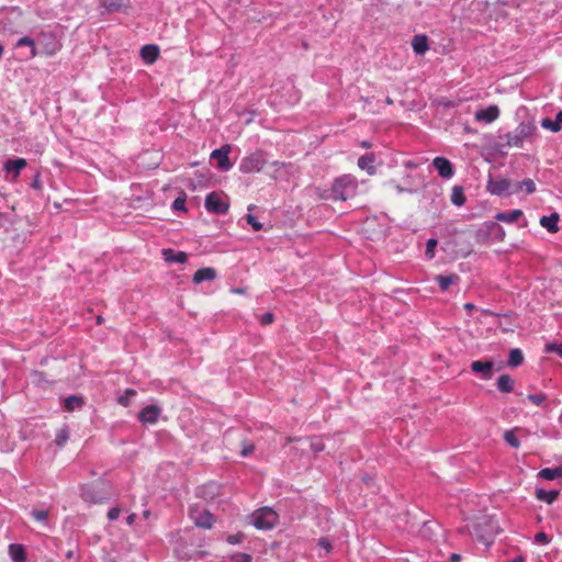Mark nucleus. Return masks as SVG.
I'll return each mask as SVG.
<instances>
[{
	"label": "nucleus",
	"mask_w": 562,
	"mask_h": 562,
	"mask_svg": "<svg viewBox=\"0 0 562 562\" xmlns=\"http://www.w3.org/2000/svg\"><path fill=\"white\" fill-rule=\"evenodd\" d=\"M311 449L314 452H321L325 449V446L321 439H312L311 441Z\"/></svg>",
	"instance_id": "obj_43"
},
{
	"label": "nucleus",
	"mask_w": 562,
	"mask_h": 562,
	"mask_svg": "<svg viewBox=\"0 0 562 562\" xmlns=\"http://www.w3.org/2000/svg\"><path fill=\"white\" fill-rule=\"evenodd\" d=\"M474 307H475V306H474V304H472V303H465V304H464V308H465L467 311H472V310H474Z\"/></svg>",
	"instance_id": "obj_57"
},
{
	"label": "nucleus",
	"mask_w": 562,
	"mask_h": 562,
	"mask_svg": "<svg viewBox=\"0 0 562 562\" xmlns=\"http://www.w3.org/2000/svg\"><path fill=\"white\" fill-rule=\"evenodd\" d=\"M172 207L176 211H184L186 210V195L182 194L181 196H178L173 203Z\"/></svg>",
	"instance_id": "obj_39"
},
{
	"label": "nucleus",
	"mask_w": 562,
	"mask_h": 562,
	"mask_svg": "<svg viewBox=\"0 0 562 562\" xmlns=\"http://www.w3.org/2000/svg\"><path fill=\"white\" fill-rule=\"evenodd\" d=\"M101 4L109 11H122L127 9L128 0H101Z\"/></svg>",
	"instance_id": "obj_23"
},
{
	"label": "nucleus",
	"mask_w": 562,
	"mask_h": 562,
	"mask_svg": "<svg viewBox=\"0 0 562 562\" xmlns=\"http://www.w3.org/2000/svg\"><path fill=\"white\" fill-rule=\"evenodd\" d=\"M318 543H319V546H321L322 548H324L327 552H329V551H330V549H331V544L328 542V540H326V539L322 538V539H319V542H318Z\"/></svg>",
	"instance_id": "obj_50"
},
{
	"label": "nucleus",
	"mask_w": 562,
	"mask_h": 562,
	"mask_svg": "<svg viewBox=\"0 0 562 562\" xmlns=\"http://www.w3.org/2000/svg\"><path fill=\"white\" fill-rule=\"evenodd\" d=\"M522 216L521 210H513L510 212H499L495 215V220L505 222V223H513L520 218Z\"/></svg>",
	"instance_id": "obj_26"
},
{
	"label": "nucleus",
	"mask_w": 562,
	"mask_h": 562,
	"mask_svg": "<svg viewBox=\"0 0 562 562\" xmlns=\"http://www.w3.org/2000/svg\"><path fill=\"white\" fill-rule=\"evenodd\" d=\"M537 127L531 122H521L514 131L505 135L506 145L509 147H521L525 140L531 139Z\"/></svg>",
	"instance_id": "obj_2"
},
{
	"label": "nucleus",
	"mask_w": 562,
	"mask_h": 562,
	"mask_svg": "<svg viewBox=\"0 0 562 562\" xmlns=\"http://www.w3.org/2000/svg\"><path fill=\"white\" fill-rule=\"evenodd\" d=\"M232 292L236 294H245V290L241 288L232 289Z\"/></svg>",
	"instance_id": "obj_55"
},
{
	"label": "nucleus",
	"mask_w": 562,
	"mask_h": 562,
	"mask_svg": "<svg viewBox=\"0 0 562 562\" xmlns=\"http://www.w3.org/2000/svg\"><path fill=\"white\" fill-rule=\"evenodd\" d=\"M432 164L442 178L449 179L453 176L452 165L447 158L436 157Z\"/></svg>",
	"instance_id": "obj_12"
},
{
	"label": "nucleus",
	"mask_w": 562,
	"mask_h": 562,
	"mask_svg": "<svg viewBox=\"0 0 562 562\" xmlns=\"http://www.w3.org/2000/svg\"><path fill=\"white\" fill-rule=\"evenodd\" d=\"M512 182L508 179H490L487 182V190L495 195H503L504 193H513L510 190Z\"/></svg>",
	"instance_id": "obj_9"
},
{
	"label": "nucleus",
	"mask_w": 562,
	"mask_h": 562,
	"mask_svg": "<svg viewBox=\"0 0 562 562\" xmlns=\"http://www.w3.org/2000/svg\"><path fill=\"white\" fill-rule=\"evenodd\" d=\"M83 405V400L77 395H70L65 398L64 406L68 412H72L77 408H80Z\"/></svg>",
	"instance_id": "obj_30"
},
{
	"label": "nucleus",
	"mask_w": 562,
	"mask_h": 562,
	"mask_svg": "<svg viewBox=\"0 0 562 562\" xmlns=\"http://www.w3.org/2000/svg\"><path fill=\"white\" fill-rule=\"evenodd\" d=\"M30 48H31L30 55H31L32 58L38 55V52H37L35 45L33 47H30Z\"/></svg>",
	"instance_id": "obj_54"
},
{
	"label": "nucleus",
	"mask_w": 562,
	"mask_h": 562,
	"mask_svg": "<svg viewBox=\"0 0 562 562\" xmlns=\"http://www.w3.org/2000/svg\"><path fill=\"white\" fill-rule=\"evenodd\" d=\"M229 203L227 198L222 196L217 192H212L205 198V209L210 213L225 214L228 211Z\"/></svg>",
	"instance_id": "obj_5"
},
{
	"label": "nucleus",
	"mask_w": 562,
	"mask_h": 562,
	"mask_svg": "<svg viewBox=\"0 0 562 562\" xmlns=\"http://www.w3.org/2000/svg\"><path fill=\"white\" fill-rule=\"evenodd\" d=\"M43 37L47 40L43 48L45 56H53L61 49V43L58 42L53 34H44Z\"/></svg>",
	"instance_id": "obj_13"
},
{
	"label": "nucleus",
	"mask_w": 562,
	"mask_h": 562,
	"mask_svg": "<svg viewBox=\"0 0 562 562\" xmlns=\"http://www.w3.org/2000/svg\"><path fill=\"white\" fill-rule=\"evenodd\" d=\"M35 44V41L29 36H23L21 37L18 42H16V46L20 47V46H29V47H33Z\"/></svg>",
	"instance_id": "obj_42"
},
{
	"label": "nucleus",
	"mask_w": 562,
	"mask_h": 562,
	"mask_svg": "<svg viewBox=\"0 0 562 562\" xmlns=\"http://www.w3.org/2000/svg\"><path fill=\"white\" fill-rule=\"evenodd\" d=\"M535 540L537 543H540V544H548L550 542V539L548 537V535L546 532H538L536 536H535Z\"/></svg>",
	"instance_id": "obj_44"
},
{
	"label": "nucleus",
	"mask_w": 562,
	"mask_h": 562,
	"mask_svg": "<svg viewBox=\"0 0 562 562\" xmlns=\"http://www.w3.org/2000/svg\"><path fill=\"white\" fill-rule=\"evenodd\" d=\"M120 513H121V509H120V508H117V507H113V508H111V509L108 512V518H109L110 520H115V519H117V518H119Z\"/></svg>",
	"instance_id": "obj_47"
},
{
	"label": "nucleus",
	"mask_w": 562,
	"mask_h": 562,
	"mask_svg": "<svg viewBox=\"0 0 562 562\" xmlns=\"http://www.w3.org/2000/svg\"><path fill=\"white\" fill-rule=\"evenodd\" d=\"M412 47L414 52L418 55L425 54L429 46H428V38L426 35H415L412 42Z\"/></svg>",
	"instance_id": "obj_21"
},
{
	"label": "nucleus",
	"mask_w": 562,
	"mask_h": 562,
	"mask_svg": "<svg viewBox=\"0 0 562 562\" xmlns=\"http://www.w3.org/2000/svg\"><path fill=\"white\" fill-rule=\"evenodd\" d=\"M136 395V391L133 389L125 390L124 394L120 395L117 397V402L124 406L127 407L131 403V398Z\"/></svg>",
	"instance_id": "obj_34"
},
{
	"label": "nucleus",
	"mask_w": 562,
	"mask_h": 562,
	"mask_svg": "<svg viewBox=\"0 0 562 562\" xmlns=\"http://www.w3.org/2000/svg\"><path fill=\"white\" fill-rule=\"evenodd\" d=\"M493 361L476 360L471 363V370L474 373L481 374L484 380H490L493 376Z\"/></svg>",
	"instance_id": "obj_10"
},
{
	"label": "nucleus",
	"mask_w": 562,
	"mask_h": 562,
	"mask_svg": "<svg viewBox=\"0 0 562 562\" xmlns=\"http://www.w3.org/2000/svg\"><path fill=\"white\" fill-rule=\"evenodd\" d=\"M72 557V552L71 551H68L67 552V558H71Z\"/></svg>",
	"instance_id": "obj_63"
},
{
	"label": "nucleus",
	"mask_w": 562,
	"mask_h": 562,
	"mask_svg": "<svg viewBox=\"0 0 562 562\" xmlns=\"http://www.w3.org/2000/svg\"><path fill=\"white\" fill-rule=\"evenodd\" d=\"M358 182L351 175L337 178L331 186V198L336 201H346L357 195Z\"/></svg>",
	"instance_id": "obj_1"
},
{
	"label": "nucleus",
	"mask_w": 562,
	"mask_h": 562,
	"mask_svg": "<svg viewBox=\"0 0 562 562\" xmlns=\"http://www.w3.org/2000/svg\"><path fill=\"white\" fill-rule=\"evenodd\" d=\"M504 439L513 448H518L520 446V441L513 430H507L504 435Z\"/></svg>",
	"instance_id": "obj_35"
},
{
	"label": "nucleus",
	"mask_w": 562,
	"mask_h": 562,
	"mask_svg": "<svg viewBox=\"0 0 562 562\" xmlns=\"http://www.w3.org/2000/svg\"><path fill=\"white\" fill-rule=\"evenodd\" d=\"M374 161L375 157L373 154L363 155L358 159V167L366 170L370 176H373L376 172Z\"/></svg>",
	"instance_id": "obj_16"
},
{
	"label": "nucleus",
	"mask_w": 562,
	"mask_h": 562,
	"mask_svg": "<svg viewBox=\"0 0 562 562\" xmlns=\"http://www.w3.org/2000/svg\"><path fill=\"white\" fill-rule=\"evenodd\" d=\"M266 158L262 151H256L246 156L239 166V170L243 173H255L260 172L266 166Z\"/></svg>",
	"instance_id": "obj_4"
},
{
	"label": "nucleus",
	"mask_w": 562,
	"mask_h": 562,
	"mask_svg": "<svg viewBox=\"0 0 562 562\" xmlns=\"http://www.w3.org/2000/svg\"><path fill=\"white\" fill-rule=\"evenodd\" d=\"M465 200L463 188L461 186H454L451 191V203L456 206H462Z\"/></svg>",
	"instance_id": "obj_27"
},
{
	"label": "nucleus",
	"mask_w": 562,
	"mask_h": 562,
	"mask_svg": "<svg viewBox=\"0 0 562 562\" xmlns=\"http://www.w3.org/2000/svg\"><path fill=\"white\" fill-rule=\"evenodd\" d=\"M559 494L560 493L557 490H551V491H546L543 488L536 490L537 499L544 502L547 504H552L558 498Z\"/></svg>",
	"instance_id": "obj_24"
},
{
	"label": "nucleus",
	"mask_w": 562,
	"mask_h": 562,
	"mask_svg": "<svg viewBox=\"0 0 562 562\" xmlns=\"http://www.w3.org/2000/svg\"><path fill=\"white\" fill-rule=\"evenodd\" d=\"M546 395L543 393L530 394L528 395V400L532 402L535 405L540 406L546 401Z\"/></svg>",
	"instance_id": "obj_40"
},
{
	"label": "nucleus",
	"mask_w": 562,
	"mask_h": 562,
	"mask_svg": "<svg viewBox=\"0 0 562 562\" xmlns=\"http://www.w3.org/2000/svg\"><path fill=\"white\" fill-rule=\"evenodd\" d=\"M216 276H217V272L214 268H212V267L202 268V269H199L198 271H195V273L193 274L192 281L195 284H199L204 281H212L216 278Z\"/></svg>",
	"instance_id": "obj_14"
},
{
	"label": "nucleus",
	"mask_w": 562,
	"mask_h": 562,
	"mask_svg": "<svg viewBox=\"0 0 562 562\" xmlns=\"http://www.w3.org/2000/svg\"><path fill=\"white\" fill-rule=\"evenodd\" d=\"M102 322H103L102 317H101V316H99V317L97 318V323H98V324H102Z\"/></svg>",
	"instance_id": "obj_62"
},
{
	"label": "nucleus",
	"mask_w": 562,
	"mask_h": 562,
	"mask_svg": "<svg viewBox=\"0 0 562 562\" xmlns=\"http://www.w3.org/2000/svg\"><path fill=\"white\" fill-rule=\"evenodd\" d=\"M512 562H524L522 557H516Z\"/></svg>",
	"instance_id": "obj_59"
},
{
	"label": "nucleus",
	"mask_w": 562,
	"mask_h": 562,
	"mask_svg": "<svg viewBox=\"0 0 562 562\" xmlns=\"http://www.w3.org/2000/svg\"><path fill=\"white\" fill-rule=\"evenodd\" d=\"M360 145H361V147H363V148H370V147H371V143H370V142H368V140H362V142L360 143Z\"/></svg>",
	"instance_id": "obj_56"
},
{
	"label": "nucleus",
	"mask_w": 562,
	"mask_h": 562,
	"mask_svg": "<svg viewBox=\"0 0 562 562\" xmlns=\"http://www.w3.org/2000/svg\"><path fill=\"white\" fill-rule=\"evenodd\" d=\"M559 218L560 216L558 213H552L549 216H542L540 218V225L550 233H557L559 231Z\"/></svg>",
	"instance_id": "obj_19"
},
{
	"label": "nucleus",
	"mask_w": 562,
	"mask_h": 562,
	"mask_svg": "<svg viewBox=\"0 0 562 562\" xmlns=\"http://www.w3.org/2000/svg\"><path fill=\"white\" fill-rule=\"evenodd\" d=\"M437 239L435 238H430L427 240V244H426V256L429 258V259H432L435 257V249L437 247Z\"/></svg>",
	"instance_id": "obj_37"
},
{
	"label": "nucleus",
	"mask_w": 562,
	"mask_h": 562,
	"mask_svg": "<svg viewBox=\"0 0 562 562\" xmlns=\"http://www.w3.org/2000/svg\"><path fill=\"white\" fill-rule=\"evenodd\" d=\"M9 554L13 562H25L26 554L22 544L12 543L9 546Z\"/></svg>",
	"instance_id": "obj_22"
},
{
	"label": "nucleus",
	"mask_w": 562,
	"mask_h": 562,
	"mask_svg": "<svg viewBox=\"0 0 562 562\" xmlns=\"http://www.w3.org/2000/svg\"><path fill=\"white\" fill-rule=\"evenodd\" d=\"M458 280H459V277L457 274L437 276L436 277V281L438 282V284L442 291L448 290L449 286L457 283Z\"/></svg>",
	"instance_id": "obj_29"
},
{
	"label": "nucleus",
	"mask_w": 562,
	"mask_h": 562,
	"mask_svg": "<svg viewBox=\"0 0 562 562\" xmlns=\"http://www.w3.org/2000/svg\"><path fill=\"white\" fill-rule=\"evenodd\" d=\"M135 519H136V514H131V515L126 518V522H127L128 525H133V524H134V521H135Z\"/></svg>",
	"instance_id": "obj_53"
},
{
	"label": "nucleus",
	"mask_w": 562,
	"mask_h": 562,
	"mask_svg": "<svg viewBox=\"0 0 562 562\" xmlns=\"http://www.w3.org/2000/svg\"><path fill=\"white\" fill-rule=\"evenodd\" d=\"M190 518L194 525L200 528L211 529L214 524V516L206 509L190 508Z\"/></svg>",
	"instance_id": "obj_6"
},
{
	"label": "nucleus",
	"mask_w": 562,
	"mask_h": 562,
	"mask_svg": "<svg viewBox=\"0 0 562 562\" xmlns=\"http://www.w3.org/2000/svg\"><path fill=\"white\" fill-rule=\"evenodd\" d=\"M159 56V48L157 45L148 44L142 47L140 57L146 64H154Z\"/></svg>",
	"instance_id": "obj_15"
},
{
	"label": "nucleus",
	"mask_w": 562,
	"mask_h": 562,
	"mask_svg": "<svg viewBox=\"0 0 562 562\" xmlns=\"http://www.w3.org/2000/svg\"><path fill=\"white\" fill-rule=\"evenodd\" d=\"M254 207H255L254 205H249L248 211H251Z\"/></svg>",
	"instance_id": "obj_64"
},
{
	"label": "nucleus",
	"mask_w": 562,
	"mask_h": 562,
	"mask_svg": "<svg viewBox=\"0 0 562 562\" xmlns=\"http://www.w3.org/2000/svg\"><path fill=\"white\" fill-rule=\"evenodd\" d=\"M162 257L167 262L184 263L188 260V255L183 251H173L172 249H164Z\"/></svg>",
	"instance_id": "obj_18"
},
{
	"label": "nucleus",
	"mask_w": 562,
	"mask_h": 562,
	"mask_svg": "<svg viewBox=\"0 0 562 562\" xmlns=\"http://www.w3.org/2000/svg\"><path fill=\"white\" fill-rule=\"evenodd\" d=\"M26 166V160L24 158L10 159L4 165V170L7 172H13L14 177H18L22 169Z\"/></svg>",
	"instance_id": "obj_20"
},
{
	"label": "nucleus",
	"mask_w": 562,
	"mask_h": 562,
	"mask_svg": "<svg viewBox=\"0 0 562 562\" xmlns=\"http://www.w3.org/2000/svg\"><path fill=\"white\" fill-rule=\"evenodd\" d=\"M544 351L548 353L554 352L560 358H562V342L561 344H555V342L547 344L544 347Z\"/></svg>",
	"instance_id": "obj_36"
},
{
	"label": "nucleus",
	"mask_w": 562,
	"mask_h": 562,
	"mask_svg": "<svg viewBox=\"0 0 562 562\" xmlns=\"http://www.w3.org/2000/svg\"><path fill=\"white\" fill-rule=\"evenodd\" d=\"M499 116V109L497 105H490L484 110H479L475 112V120L484 123H492L496 121Z\"/></svg>",
	"instance_id": "obj_11"
},
{
	"label": "nucleus",
	"mask_w": 562,
	"mask_h": 562,
	"mask_svg": "<svg viewBox=\"0 0 562 562\" xmlns=\"http://www.w3.org/2000/svg\"><path fill=\"white\" fill-rule=\"evenodd\" d=\"M451 560L452 561H458L459 560V555L458 554H452L451 555Z\"/></svg>",
	"instance_id": "obj_61"
},
{
	"label": "nucleus",
	"mask_w": 562,
	"mask_h": 562,
	"mask_svg": "<svg viewBox=\"0 0 562 562\" xmlns=\"http://www.w3.org/2000/svg\"><path fill=\"white\" fill-rule=\"evenodd\" d=\"M83 498H85V501H87V502H92V503H98V502H100V499H98V498L93 497V496L90 494V492H86V493H83Z\"/></svg>",
	"instance_id": "obj_51"
},
{
	"label": "nucleus",
	"mask_w": 562,
	"mask_h": 562,
	"mask_svg": "<svg viewBox=\"0 0 562 562\" xmlns=\"http://www.w3.org/2000/svg\"><path fill=\"white\" fill-rule=\"evenodd\" d=\"M497 389L502 393H509L513 391L515 381L508 374H502L496 382Z\"/></svg>",
	"instance_id": "obj_25"
},
{
	"label": "nucleus",
	"mask_w": 562,
	"mask_h": 562,
	"mask_svg": "<svg viewBox=\"0 0 562 562\" xmlns=\"http://www.w3.org/2000/svg\"><path fill=\"white\" fill-rule=\"evenodd\" d=\"M541 126L553 133L560 132L562 130V110L558 112L554 121L549 117L542 119Z\"/></svg>",
	"instance_id": "obj_17"
},
{
	"label": "nucleus",
	"mask_w": 562,
	"mask_h": 562,
	"mask_svg": "<svg viewBox=\"0 0 562 562\" xmlns=\"http://www.w3.org/2000/svg\"><path fill=\"white\" fill-rule=\"evenodd\" d=\"M33 187H34V188H36V189H38V188H40V184H38V180H37V178L34 180V182H33Z\"/></svg>",
	"instance_id": "obj_60"
},
{
	"label": "nucleus",
	"mask_w": 562,
	"mask_h": 562,
	"mask_svg": "<svg viewBox=\"0 0 562 562\" xmlns=\"http://www.w3.org/2000/svg\"><path fill=\"white\" fill-rule=\"evenodd\" d=\"M278 514L269 508L263 507L252 514V525L259 530H269L278 522Z\"/></svg>",
	"instance_id": "obj_3"
},
{
	"label": "nucleus",
	"mask_w": 562,
	"mask_h": 562,
	"mask_svg": "<svg viewBox=\"0 0 562 562\" xmlns=\"http://www.w3.org/2000/svg\"><path fill=\"white\" fill-rule=\"evenodd\" d=\"M390 184L396 190L398 193L406 192L404 188H402L400 184L395 183L394 181H391Z\"/></svg>",
	"instance_id": "obj_52"
},
{
	"label": "nucleus",
	"mask_w": 562,
	"mask_h": 562,
	"mask_svg": "<svg viewBox=\"0 0 562 562\" xmlns=\"http://www.w3.org/2000/svg\"><path fill=\"white\" fill-rule=\"evenodd\" d=\"M69 439V429L67 426H64L56 434L55 442L57 446L63 447Z\"/></svg>",
	"instance_id": "obj_33"
},
{
	"label": "nucleus",
	"mask_w": 562,
	"mask_h": 562,
	"mask_svg": "<svg viewBox=\"0 0 562 562\" xmlns=\"http://www.w3.org/2000/svg\"><path fill=\"white\" fill-rule=\"evenodd\" d=\"M246 221L255 232H259L263 227L262 223H260L252 214H247Z\"/></svg>",
	"instance_id": "obj_38"
},
{
	"label": "nucleus",
	"mask_w": 562,
	"mask_h": 562,
	"mask_svg": "<svg viewBox=\"0 0 562 562\" xmlns=\"http://www.w3.org/2000/svg\"><path fill=\"white\" fill-rule=\"evenodd\" d=\"M273 319H274L273 314L268 312V313H265V314L261 315L260 323L262 325H269V324H271L273 322Z\"/></svg>",
	"instance_id": "obj_46"
},
{
	"label": "nucleus",
	"mask_w": 562,
	"mask_h": 562,
	"mask_svg": "<svg viewBox=\"0 0 562 562\" xmlns=\"http://www.w3.org/2000/svg\"><path fill=\"white\" fill-rule=\"evenodd\" d=\"M229 151L231 146L224 145L221 148L213 150L211 154V157L217 160V166L222 170H229L232 168V164L228 157Z\"/></svg>",
	"instance_id": "obj_8"
},
{
	"label": "nucleus",
	"mask_w": 562,
	"mask_h": 562,
	"mask_svg": "<svg viewBox=\"0 0 562 562\" xmlns=\"http://www.w3.org/2000/svg\"><path fill=\"white\" fill-rule=\"evenodd\" d=\"M161 408L158 405H147L138 413V420L142 425H154L158 422Z\"/></svg>",
	"instance_id": "obj_7"
},
{
	"label": "nucleus",
	"mask_w": 562,
	"mask_h": 562,
	"mask_svg": "<svg viewBox=\"0 0 562 562\" xmlns=\"http://www.w3.org/2000/svg\"><path fill=\"white\" fill-rule=\"evenodd\" d=\"M234 562H251V555L248 553H236L232 557Z\"/></svg>",
	"instance_id": "obj_41"
},
{
	"label": "nucleus",
	"mask_w": 562,
	"mask_h": 562,
	"mask_svg": "<svg viewBox=\"0 0 562 562\" xmlns=\"http://www.w3.org/2000/svg\"><path fill=\"white\" fill-rule=\"evenodd\" d=\"M32 516L38 521H45L48 517V512L46 510H34Z\"/></svg>",
	"instance_id": "obj_45"
},
{
	"label": "nucleus",
	"mask_w": 562,
	"mask_h": 562,
	"mask_svg": "<svg viewBox=\"0 0 562 562\" xmlns=\"http://www.w3.org/2000/svg\"><path fill=\"white\" fill-rule=\"evenodd\" d=\"M522 361L524 355L521 350L518 348L512 349L508 357V366L516 368L520 366Z\"/></svg>",
	"instance_id": "obj_32"
},
{
	"label": "nucleus",
	"mask_w": 562,
	"mask_h": 562,
	"mask_svg": "<svg viewBox=\"0 0 562 562\" xmlns=\"http://www.w3.org/2000/svg\"><path fill=\"white\" fill-rule=\"evenodd\" d=\"M405 166H406V167H408V168H414V167H416V165H415L414 162H412V161H407V162H405Z\"/></svg>",
	"instance_id": "obj_58"
},
{
	"label": "nucleus",
	"mask_w": 562,
	"mask_h": 562,
	"mask_svg": "<svg viewBox=\"0 0 562 562\" xmlns=\"http://www.w3.org/2000/svg\"><path fill=\"white\" fill-rule=\"evenodd\" d=\"M241 540H243V535H241V533L231 535V536H228V537H227V541H228L231 544H237V543H239Z\"/></svg>",
	"instance_id": "obj_48"
},
{
	"label": "nucleus",
	"mask_w": 562,
	"mask_h": 562,
	"mask_svg": "<svg viewBox=\"0 0 562 562\" xmlns=\"http://www.w3.org/2000/svg\"><path fill=\"white\" fill-rule=\"evenodd\" d=\"M525 190L527 194H531L536 191V184L531 179H525L521 182H518L512 192H520Z\"/></svg>",
	"instance_id": "obj_31"
},
{
	"label": "nucleus",
	"mask_w": 562,
	"mask_h": 562,
	"mask_svg": "<svg viewBox=\"0 0 562 562\" xmlns=\"http://www.w3.org/2000/svg\"><path fill=\"white\" fill-rule=\"evenodd\" d=\"M538 476L543 480H550V481L558 479V477H562V467L554 468V469H551V468L542 469L538 472Z\"/></svg>",
	"instance_id": "obj_28"
},
{
	"label": "nucleus",
	"mask_w": 562,
	"mask_h": 562,
	"mask_svg": "<svg viewBox=\"0 0 562 562\" xmlns=\"http://www.w3.org/2000/svg\"><path fill=\"white\" fill-rule=\"evenodd\" d=\"M255 450V447L252 445H246L244 446L243 450H241V456L243 457H247L249 454H251Z\"/></svg>",
	"instance_id": "obj_49"
}]
</instances>
